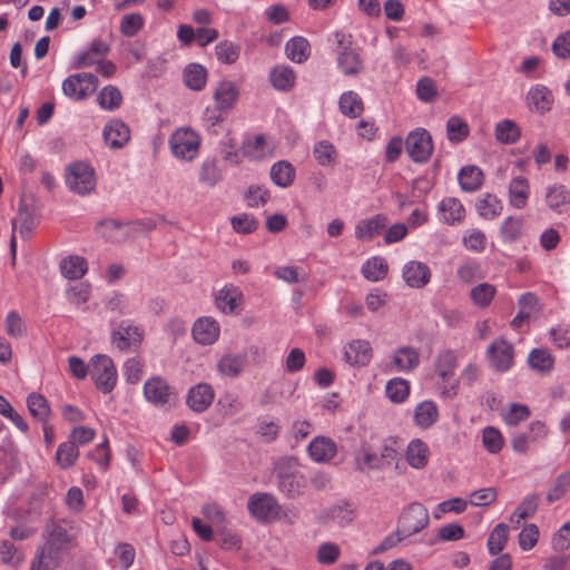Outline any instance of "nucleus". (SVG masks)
<instances>
[{
    "label": "nucleus",
    "mask_w": 570,
    "mask_h": 570,
    "mask_svg": "<svg viewBox=\"0 0 570 570\" xmlns=\"http://www.w3.org/2000/svg\"><path fill=\"white\" fill-rule=\"evenodd\" d=\"M60 552L56 548H49L42 546L38 549L35 558H40L42 561L40 566L41 570H55L59 566Z\"/></svg>",
    "instance_id": "obj_56"
},
{
    "label": "nucleus",
    "mask_w": 570,
    "mask_h": 570,
    "mask_svg": "<svg viewBox=\"0 0 570 570\" xmlns=\"http://www.w3.org/2000/svg\"><path fill=\"white\" fill-rule=\"evenodd\" d=\"M124 226H126V223L114 218H106L98 223L97 230L109 242H120L127 235V233L122 230Z\"/></svg>",
    "instance_id": "obj_37"
},
{
    "label": "nucleus",
    "mask_w": 570,
    "mask_h": 570,
    "mask_svg": "<svg viewBox=\"0 0 570 570\" xmlns=\"http://www.w3.org/2000/svg\"><path fill=\"white\" fill-rule=\"evenodd\" d=\"M307 450L312 460L316 462H328L337 452L335 442L326 436L315 438L309 443Z\"/></svg>",
    "instance_id": "obj_19"
},
{
    "label": "nucleus",
    "mask_w": 570,
    "mask_h": 570,
    "mask_svg": "<svg viewBox=\"0 0 570 570\" xmlns=\"http://www.w3.org/2000/svg\"><path fill=\"white\" fill-rule=\"evenodd\" d=\"M247 509L257 521L269 523L279 518L282 507L273 494L256 492L249 497Z\"/></svg>",
    "instance_id": "obj_5"
},
{
    "label": "nucleus",
    "mask_w": 570,
    "mask_h": 570,
    "mask_svg": "<svg viewBox=\"0 0 570 570\" xmlns=\"http://www.w3.org/2000/svg\"><path fill=\"white\" fill-rule=\"evenodd\" d=\"M539 528L534 523H528L519 533V546L523 551L531 550L538 542Z\"/></svg>",
    "instance_id": "obj_62"
},
{
    "label": "nucleus",
    "mask_w": 570,
    "mask_h": 570,
    "mask_svg": "<svg viewBox=\"0 0 570 570\" xmlns=\"http://www.w3.org/2000/svg\"><path fill=\"white\" fill-rule=\"evenodd\" d=\"M144 394L147 401L155 406H171L176 403V394L173 387L160 376L151 377L145 382Z\"/></svg>",
    "instance_id": "obj_10"
},
{
    "label": "nucleus",
    "mask_w": 570,
    "mask_h": 570,
    "mask_svg": "<svg viewBox=\"0 0 570 570\" xmlns=\"http://www.w3.org/2000/svg\"><path fill=\"white\" fill-rule=\"evenodd\" d=\"M269 80L276 90L288 91L294 87L295 73L289 67L276 66L271 70Z\"/></svg>",
    "instance_id": "obj_34"
},
{
    "label": "nucleus",
    "mask_w": 570,
    "mask_h": 570,
    "mask_svg": "<svg viewBox=\"0 0 570 570\" xmlns=\"http://www.w3.org/2000/svg\"><path fill=\"white\" fill-rule=\"evenodd\" d=\"M387 225V218L384 215L377 214L370 219L358 223L356 226L355 235L357 238L367 237L373 238L379 235Z\"/></svg>",
    "instance_id": "obj_32"
},
{
    "label": "nucleus",
    "mask_w": 570,
    "mask_h": 570,
    "mask_svg": "<svg viewBox=\"0 0 570 570\" xmlns=\"http://www.w3.org/2000/svg\"><path fill=\"white\" fill-rule=\"evenodd\" d=\"M487 358L495 372H507L513 365L514 347L505 338L494 340L487 350Z\"/></svg>",
    "instance_id": "obj_9"
},
{
    "label": "nucleus",
    "mask_w": 570,
    "mask_h": 570,
    "mask_svg": "<svg viewBox=\"0 0 570 570\" xmlns=\"http://www.w3.org/2000/svg\"><path fill=\"white\" fill-rule=\"evenodd\" d=\"M234 230L238 234H252L258 227V220L248 214H240L230 218Z\"/></svg>",
    "instance_id": "obj_57"
},
{
    "label": "nucleus",
    "mask_w": 570,
    "mask_h": 570,
    "mask_svg": "<svg viewBox=\"0 0 570 570\" xmlns=\"http://www.w3.org/2000/svg\"><path fill=\"white\" fill-rule=\"evenodd\" d=\"M90 375L97 389L102 393H110L117 382V371L114 362L105 354H98L91 358Z\"/></svg>",
    "instance_id": "obj_7"
},
{
    "label": "nucleus",
    "mask_w": 570,
    "mask_h": 570,
    "mask_svg": "<svg viewBox=\"0 0 570 570\" xmlns=\"http://www.w3.org/2000/svg\"><path fill=\"white\" fill-rule=\"evenodd\" d=\"M285 52L288 59L302 63L308 59L311 46L304 37H293L286 42Z\"/></svg>",
    "instance_id": "obj_28"
},
{
    "label": "nucleus",
    "mask_w": 570,
    "mask_h": 570,
    "mask_svg": "<svg viewBox=\"0 0 570 570\" xmlns=\"http://www.w3.org/2000/svg\"><path fill=\"white\" fill-rule=\"evenodd\" d=\"M393 364L399 371H413L420 364V354L412 346H402L394 352Z\"/></svg>",
    "instance_id": "obj_24"
},
{
    "label": "nucleus",
    "mask_w": 570,
    "mask_h": 570,
    "mask_svg": "<svg viewBox=\"0 0 570 570\" xmlns=\"http://www.w3.org/2000/svg\"><path fill=\"white\" fill-rule=\"evenodd\" d=\"M528 362L533 370L549 372L553 367L552 355L543 348H534L530 352Z\"/></svg>",
    "instance_id": "obj_51"
},
{
    "label": "nucleus",
    "mask_w": 570,
    "mask_h": 570,
    "mask_svg": "<svg viewBox=\"0 0 570 570\" xmlns=\"http://www.w3.org/2000/svg\"><path fill=\"white\" fill-rule=\"evenodd\" d=\"M223 180V173L218 167L217 159L207 158L199 168V181L214 187Z\"/></svg>",
    "instance_id": "obj_39"
},
{
    "label": "nucleus",
    "mask_w": 570,
    "mask_h": 570,
    "mask_svg": "<svg viewBox=\"0 0 570 570\" xmlns=\"http://www.w3.org/2000/svg\"><path fill=\"white\" fill-rule=\"evenodd\" d=\"M102 135L110 148L119 149L129 141L130 129L122 120L112 119L105 126Z\"/></svg>",
    "instance_id": "obj_13"
},
{
    "label": "nucleus",
    "mask_w": 570,
    "mask_h": 570,
    "mask_svg": "<svg viewBox=\"0 0 570 570\" xmlns=\"http://www.w3.org/2000/svg\"><path fill=\"white\" fill-rule=\"evenodd\" d=\"M6 330L10 336L16 338L23 337L26 335V324L16 311L8 313L6 317Z\"/></svg>",
    "instance_id": "obj_63"
},
{
    "label": "nucleus",
    "mask_w": 570,
    "mask_h": 570,
    "mask_svg": "<svg viewBox=\"0 0 570 570\" xmlns=\"http://www.w3.org/2000/svg\"><path fill=\"white\" fill-rule=\"evenodd\" d=\"M482 442L484 448L491 453H498L503 446V438L495 428L488 426L483 430Z\"/></svg>",
    "instance_id": "obj_60"
},
{
    "label": "nucleus",
    "mask_w": 570,
    "mask_h": 570,
    "mask_svg": "<svg viewBox=\"0 0 570 570\" xmlns=\"http://www.w3.org/2000/svg\"><path fill=\"white\" fill-rule=\"evenodd\" d=\"M60 271L68 279H80L88 271V263L81 256L70 255L61 259Z\"/></svg>",
    "instance_id": "obj_23"
},
{
    "label": "nucleus",
    "mask_w": 570,
    "mask_h": 570,
    "mask_svg": "<svg viewBox=\"0 0 570 570\" xmlns=\"http://www.w3.org/2000/svg\"><path fill=\"white\" fill-rule=\"evenodd\" d=\"M303 488V476L294 473L284 472L278 474V489L291 498L301 493Z\"/></svg>",
    "instance_id": "obj_47"
},
{
    "label": "nucleus",
    "mask_w": 570,
    "mask_h": 570,
    "mask_svg": "<svg viewBox=\"0 0 570 570\" xmlns=\"http://www.w3.org/2000/svg\"><path fill=\"white\" fill-rule=\"evenodd\" d=\"M240 48L232 41L225 40L215 47L217 59L222 63H234L239 57Z\"/></svg>",
    "instance_id": "obj_52"
},
{
    "label": "nucleus",
    "mask_w": 570,
    "mask_h": 570,
    "mask_svg": "<svg viewBox=\"0 0 570 570\" xmlns=\"http://www.w3.org/2000/svg\"><path fill=\"white\" fill-rule=\"evenodd\" d=\"M214 397V389L208 383H198L188 391L186 403L194 412L202 413L212 405Z\"/></svg>",
    "instance_id": "obj_12"
},
{
    "label": "nucleus",
    "mask_w": 570,
    "mask_h": 570,
    "mask_svg": "<svg viewBox=\"0 0 570 570\" xmlns=\"http://www.w3.org/2000/svg\"><path fill=\"white\" fill-rule=\"evenodd\" d=\"M456 366L458 356L452 350H443L435 357L434 370L443 383L441 395L446 399H453L458 394L459 380L454 379Z\"/></svg>",
    "instance_id": "obj_1"
},
{
    "label": "nucleus",
    "mask_w": 570,
    "mask_h": 570,
    "mask_svg": "<svg viewBox=\"0 0 570 570\" xmlns=\"http://www.w3.org/2000/svg\"><path fill=\"white\" fill-rule=\"evenodd\" d=\"M439 419V410L434 402L423 401L414 410V422L423 429L432 426Z\"/></svg>",
    "instance_id": "obj_27"
},
{
    "label": "nucleus",
    "mask_w": 570,
    "mask_h": 570,
    "mask_svg": "<svg viewBox=\"0 0 570 570\" xmlns=\"http://www.w3.org/2000/svg\"><path fill=\"white\" fill-rule=\"evenodd\" d=\"M243 294L238 287L229 285L223 287L216 296V305L224 313H234L239 306Z\"/></svg>",
    "instance_id": "obj_22"
},
{
    "label": "nucleus",
    "mask_w": 570,
    "mask_h": 570,
    "mask_svg": "<svg viewBox=\"0 0 570 570\" xmlns=\"http://www.w3.org/2000/svg\"><path fill=\"white\" fill-rule=\"evenodd\" d=\"M497 294V288L494 285L489 283H482L474 286L470 291V298L474 305L478 307L484 308L488 307L493 301Z\"/></svg>",
    "instance_id": "obj_44"
},
{
    "label": "nucleus",
    "mask_w": 570,
    "mask_h": 570,
    "mask_svg": "<svg viewBox=\"0 0 570 570\" xmlns=\"http://www.w3.org/2000/svg\"><path fill=\"white\" fill-rule=\"evenodd\" d=\"M470 129L468 124L459 116H452L446 122L448 138L452 142L463 141L469 136Z\"/></svg>",
    "instance_id": "obj_49"
},
{
    "label": "nucleus",
    "mask_w": 570,
    "mask_h": 570,
    "mask_svg": "<svg viewBox=\"0 0 570 570\" xmlns=\"http://www.w3.org/2000/svg\"><path fill=\"white\" fill-rule=\"evenodd\" d=\"M522 219L509 216L501 226V234L505 242H514L521 236Z\"/></svg>",
    "instance_id": "obj_61"
},
{
    "label": "nucleus",
    "mask_w": 570,
    "mask_h": 570,
    "mask_svg": "<svg viewBox=\"0 0 570 570\" xmlns=\"http://www.w3.org/2000/svg\"><path fill=\"white\" fill-rule=\"evenodd\" d=\"M389 271L387 263L382 257H372L367 259L362 266L363 276L372 282L383 279Z\"/></svg>",
    "instance_id": "obj_42"
},
{
    "label": "nucleus",
    "mask_w": 570,
    "mask_h": 570,
    "mask_svg": "<svg viewBox=\"0 0 570 570\" xmlns=\"http://www.w3.org/2000/svg\"><path fill=\"white\" fill-rule=\"evenodd\" d=\"M429 446L420 439L412 440L407 445L406 461L414 469H422L429 461Z\"/></svg>",
    "instance_id": "obj_26"
},
{
    "label": "nucleus",
    "mask_w": 570,
    "mask_h": 570,
    "mask_svg": "<svg viewBox=\"0 0 570 570\" xmlns=\"http://www.w3.org/2000/svg\"><path fill=\"white\" fill-rule=\"evenodd\" d=\"M173 155L181 160H193L199 151L200 137L191 128H179L169 138Z\"/></svg>",
    "instance_id": "obj_3"
},
{
    "label": "nucleus",
    "mask_w": 570,
    "mask_h": 570,
    "mask_svg": "<svg viewBox=\"0 0 570 570\" xmlns=\"http://www.w3.org/2000/svg\"><path fill=\"white\" fill-rule=\"evenodd\" d=\"M354 517V505L350 502H342L324 510L320 518L324 523L334 521L338 525L345 527L353 521Z\"/></svg>",
    "instance_id": "obj_17"
},
{
    "label": "nucleus",
    "mask_w": 570,
    "mask_h": 570,
    "mask_svg": "<svg viewBox=\"0 0 570 570\" xmlns=\"http://www.w3.org/2000/svg\"><path fill=\"white\" fill-rule=\"evenodd\" d=\"M385 393L393 403H402L410 393L409 382L401 377L392 379L386 384Z\"/></svg>",
    "instance_id": "obj_48"
},
{
    "label": "nucleus",
    "mask_w": 570,
    "mask_h": 570,
    "mask_svg": "<svg viewBox=\"0 0 570 570\" xmlns=\"http://www.w3.org/2000/svg\"><path fill=\"white\" fill-rule=\"evenodd\" d=\"M548 206L553 210H559L563 205L570 204V191L564 185H554L548 188Z\"/></svg>",
    "instance_id": "obj_50"
},
{
    "label": "nucleus",
    "mask_w": 570,
    "mask_h": 570,
    "mask_svg": "<svg viewBox=\"0 0 570 570\" xmlns=\"http://www.w3.org/2000/svg\"><path fill=\"white\" fill-rule=\"evenodd\" d=\"M498 498L495 488H484L473 491L469 495V503L473 507H488Z\"/></svg>",
    "instance_id": "obj_58"
},
{
    "label": "nucleus",
    "mask_w": 570,
    "mask_h": 570,
    "mask_svg": "<svg viewBox=\"0 0 570 570\" xmlns=\"http://www.w3.org/2000/svg\"><path fill=\"white\" fill-rule=\"evenodd\" d=\"M111 343L121 352L136 350L144 340V331L130 324L128 321L119 323L117 328L111 331Z\"/></svg>",
    "instance_id": "obj_11"
},
{
    "label": "nucleus",
    "mask_w": 570,
    "mask_h": 570,
    "mask_svg": "<svg viewBox=\"0 0 570 570\" xmlns=\"http://www.w3.org/2000/svg\"><path fill=\"white\" fill-rule=\"evenodd\" d=\"M340 109L343 115L350 118H357L364 110L361 97L354 91L344 92L338 101Z\"/></svg>",
    "instance_id": "obj_40"
},
{
    "label": "nucleus",
    "mask_w": 570,
    "mask_h": 570,
    "mask_svg": "<svg viewBox=\"0 0 570 570\" xmlns=\"http://www.w3.org/2000/svg\"><path fill=\"white\" fill-rule=\"evenodd\" d=\"M335 39L338 46L337 65L342 72L346 76L361 73L364 69L363 60L360 53L352 48V36L335 32Z\"/></svg>",
    "instance_id": "obj_4"
},
{
    "label": "nucleus",
    "mask_w": 570,
    "mask_h": 570,
    "mask_svg": "<svg viewBox=\"0 0 570 570\" xmlns=\"http://www.w3.org/2000/svg\"><path fill=\"white\" fill-rule=\"evenodd\" d=\"M440 213L444 223L453 225L463 219L465 209L461 202L456 198L449 197L444 198L440 203Z\"/></svg>",
    "instance_id": "obj_30"
},
{
    "label": "nucleus",
    "mask_w": 570,
    "mask_h": 570,
    "mask_svg": "<svg viewBox=\"0 0 570 570\" xmlns=\"http://www.w3.org/2000/svg\"><path fill=\"white\" fill-rule=\"evenodd\" d=\"M185 85L193 90H202L207 81V70L199 63H189L184 69Z\"/></svg>",
    "instance_id": "obj_35"
},
{
    "label": "nucleus",
    "mask_w": 570,
    "mask_h": 570,
    "mask_svg": "<svg viewBox=\"0 0 570 570\" xmlns=\"http://www.w3.org/2000/svg\"><path fill=\"white\" fill-rule=\"evenodd\" d=\"M344 356L352 365H367L372 358L371 344L364 340H355L345 348Z\"/></svg>",
    "instance_id": "obj_18"
},
{
    "label": "nucleus",
    "mask_w": 570,
    "mask_h": 570,
    "mask_svg": "<svg viewBox=\"0 0 570 570\" xmlns=\"http://www.w3.org/2000/svg\"><path fill=\"white\" fill-rule=\"evenodd\" d=\"M79 456L78 445L71 440L63 442L56 452V462L61 469L72 466Z\"/></svg>",
    "instance_id": "obj_45"
},
{
    "label": "nucleus",
    "mask_w": 570,
    "mask_h": 570,
    "mask_svg": "<svg viewBox=\"0 0 570 570\" xmlns=\"http://www.w3.org/2000/svg\"><path fill=\"white\" fill-rule=\"evenodd\" d=\"M416 94L420 100L432 102L438 97L436 86L433 79L423 77L417 81Z\"/></svg>",
    "instance_id": "obj_64"
},
{
    "label": "nucleus",
    "mask_w": 570,
    "mask_h": 570,
    "mask_svg": "<svg viewBox=\"0 0 570 570\" xmlns=\"http://www.w3.org/2000/svg\"><path fill=\"white\" fill-rule=\"evenodd\" d=\"M509 539V527L505 523L497 524L488 538V550L492 556L499 554L507 546Z\"/></svg>",
    "instance_id": "obj_41"
},
{
    "label": "nucleus",
    "mask_w": 570,
    "mask_h": 570,
    "mask_svg": "<svg viewBox=\"0 0 570 570\" xmlns=\"http://www.w3.org/2000/svg\"><path fill=\"white\" fill-rule=\"evenodd\" d=\"M405 283L414 288L424 287L431 278V271L424 263L411 261L403 268Z\"/></svg>",
    "instance_id": "obj_15"
},
{
    "label": "nucleus",
    "mask_w": 570,
    "mask_h": 570,
    "mask_svg": "<svg viewBox=\"0 0 570 570\" xmlns=\"http://www.w3.org/2000/svg\"><path fill=\"white\" fill-rule=\"evenodd\" d=\"M434 146L430 132L424 128L412 130L405 139V150L412 161L426 163L433 153Z\"/></svg>",
    "instance_id": "obj_8"
},
{
    "label": "nucleus",
    "mask_w": 570,
    "mask_h": 570,
    "mask_svg": "<svg viewBox=\"0 0 570 570\" xmlns=\"http://www.w3.org/2000/svg\"><path fill=\"white\" fill-rule=\"evenodd\" d=\"M529 196V183L523 177L513 178L509 185L510 204L518 208H524Z\"/></svg>",
    "instance_id": "obj_31"
},
{
    "label": "nucleus",
    "mask_w": 570,
    "mask_h": 570,
    "mask_svg": "<svg viewBox=\"0 0 570 570\" xmlns=\"http://www.w3.org/2000/svg\"><path fill=\"white\" fill-rule=\"evenodd\" d=\"M494 135L499 142L512 145L520 139L521 129L515 121L504 119L495 125Z\"/></svg>",
    "instance_id": "obj_29"
},
{
    "label": "nucleus",
    "mask_w": 570,
    "mask_h": 570,
    "mask_svg": "<svg viewBox=\"0 0 570 570\" xmlns=\"http://www.w3.org/2000/svg\"><path fill=\"white\" fill-rule=\"evenodd\" d=\"M46 533L48 539L43 546L56 548L59 551L65 549L71 540L66 527L57 521H50L47 523Z\"/></svg>",
    "instance_id": "obj_25"
},
{
    "label": "nucleus",
    "mask_w": 570,
    "mask_h": 570,
    "mask_svg": "<svg viewBox=\"0 0 570 570\" xmlns=\"http://www.w3.org/2000/svg\"><path fill=\"white\" fill-rule=\"evenodd\" d=\"M66 184L75 194L88 195L96 188L95 169L83 161L72 163L67 168Z\"/></svg>",
    "instance_id": "obj_2"
},
{
    "label": "nucleus",
    "mask_w": 570,
    "mask_h": 570,
    "mask_svg": "<svg viewBox=\"0 0 570 570\" xmlns=\"http://www.w3.org/2000/svg\"><path fill=\"white\" fill-rule=\"evenodd\" d=\"M430 517L428 509L419 502L409 504L399 519V534L411 537L429 525Z\"/></svg>",
    "instance_id": "obj_6"
},
{
    "label": "nucleus",
    "mask_w": 570,
    "mask_h": 570,
    "mask_svg": "<svg viewBox=\"0 0 570 570\" xmlns=\"http://www.w3.org/2000/svg\"><path fill=\"white\" fill-rule=\"evenodd\" d=\"M219 324L212 317H202L193 326V337L202 345H212L219 337Z\"/></svg>",
    "instance_id": "obj_14"
},
{
    "label": "nucleus",
    "mask_w": 570,
    "mask_h": 570,
    "mask_svg": "<svg viewBox=\"0 0 570 570\" xmlns=\"http://www.w3.org/2000/svg\"><path fill=\"white\" fill-rule=\"evenodd\" d=\"M239 96L237 86L230 80L219 81L214 92V99L219 110H228L234 107Z\"/></svg>",
    "instance_id": "obj_20"
},
{
    "label": "nucleus",
    "mask_w": 570,
    "mask_h": 570,
    "mask_svg": "<svg viewBox=\"0 0 570 570\" xmlns=\"http://www.w3.org/2000/svg\"><path fill=\"white\" fill-rule=\"evenodd\" d=\"M271 178L279 187L291 186L295 178V168L286 160L275 163L271 168Z\"/></svg>",
    "instance_id": "obj_33"
},
{
    "label": "nucleus",
    "mask_w": 570,
    "mask_h": 570,
    "mask_svg": "<svg viewBox=\"0 0 570 570\" xmlns=\"http://www.w3.org/2000/svg\"><path fill=\"white\" fill-rule=\"evenodd\" d=\"M98 101L104 109L114 110L121 105L122 96L117 87L107 86L100 91Z\"/></svg>",
    "instance_id": "obj_53"
},
{
    "label": "nucleus",
    "mask_w": 570,
    "mask_h": 570,
    "mask_svg": "<svg viewBox=\"0 0 570 570\" xmlns=\"http://www.w3.org/2000/svg\"><path fill=\"white\" fill-rule=\"evenodd\" d=\"M313 154L318 165L323 167L334 166L338 156L336 148L328 140L316 142L313 148Z\"/></svg>",
    "instance_id": "obj_43"
},
{
    "label": "nucleus",
    "mask_w": 570,
    "mask_h": 570,
    "mask_svg": "<svg viewBox=\"0 0 570 570\" xmlns=\"http://www.w3.org/2000/svg\"><path fill=\"white\" fill-rule=\"evenodd\" d=\"M528 100L529 105L533 106V108L540 114L549 111L553 101L551 91L541 85L530 89Z\"/></svg>",
    "instance_id": "obj_38"
},
{
    "label": "nucleus",
    "mask_w": 570,
    "mask_h": 570,
    "mask_svg": "<svg viewBox=\"0 0 570 570\" xmlns=\"http://www.w3.org/2000/svg\"><path fill=\"white\" fill-rule=\"evenodd\" d=\"M356 469L361 472L365 470V468L371 470H381L384 468L382 461L380 460V455L372 453L364 446L361 448L360 453L355 458Z\"/></svg>",
    "instance_id": "obj_54"
},
{
    "label": "nucleus",
    "mask_w": 570,
    "mask_h": 570,
    "mask_svg": "<svg viewBox=\"0 0 570 570\" xmlns=\"http://www.w3.org/2000/svg\"><path fill=\"white\" fill-rule=\"evenodd\" d=\"M27 406L30 414L41 423H47L50 417V406L47 399L39 393H31L27 397Z\"/></svg>",
    "instance_id": "obj_36"
},
{
    "label": "nucleus",
    "mask_w": 570,
    "mask_h": 570,
    "mask_svg": "<svg viewBox=\"0 0 570 570\" xmlns=\"http://www.w3.org/2000/svg\"><path fill=\"white\" fill-rule=\"evenodd\" d=\"M247 364L246 354H224L217 362V371L226 377H238Z\"/></svg>",
    "instance_id": "obj_16"
},
{
    "label": "nucleus",
    "mask_w": 570,
    "mask_h": 570,
    "mask_svg": "<svg viewBox=\"0 0 570 570\" xmlns=\"http://www.w3.org/2000/svg\"><path fill=\"white\" fill-rule=\"evenodd\" d=\"M458 179L460 187L464 191L473 193L481 188L484 180V175L478 166L468 165L460 169Z\"/></svg>",
    "instance_id": "obj_21"
},
{
    "label": "nucleus",
    "mask_w": 570,
    "mask_h": 570,
    "mask_svg": "<svg viewBox=\"0 0 570 570\" xmlns=\"http://www.w3.org/2000/svg\"><path fill=\"white\" fill-rule=\"evenodd\" d=\"M144 27V17L140 13L126 14L120 22V31L126 37L136 36Z\"/></svg>",
    "instance_id": "obj_59"
},
{
    "label": "nucleus",
    "mask_w": 570,
    "mask_h": 570,
    "mask_svg": "<svg viewBox=\"0 0 570 570\" xmlns=\"http://www.w3.org/2000/svg\"><path fill=\"white\" fill-rule=\"evenodd\" d=\"M476 209L481 217L485 219H493L500 215L502 204L495 195L485 194L484 197L476 203Z\"/></svg>",
    "instance_id": "obj_46"
},
{
    "label": "nucleus",
    "mask_w": 570,
    "mask_h": 570,
    "mask_svg": "<svg viewBox=\"0 0 570 570\" xmlns=\"http://www.w3.org/2000/svg\"><path fill=\"white\" fill-rule=\"evenodd\" d=\"M79 75H70L62 82L63 94L75 100H83L88 94L79 80Z\"/></svg>",
    "instance_id": "obj_55"
}]
</instances>
